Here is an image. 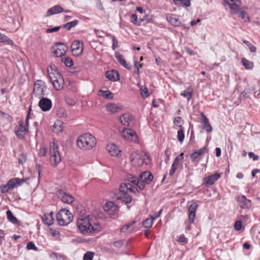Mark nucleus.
I'll return each mask as SVG.
<instances>
[{
    "instance_id": "obj_61",
    "label": "nucleus",
    "mask_w": 260,
    "mask_h": 260,
    "mask_svg": "<svg viewBox=\"0 0 260 260\" xmlns=\"http://www.w3.org/2000/svg\"><path fill=\"white\" fill-rule=\"evenodd\" d=\"M49 231L50 232V234L53 236H56L57 235H59V232H58V231H57L56 230H53L52 229H50Z\"/></svg>"
},
{
    "instance_id": "obj_58",
    "label": "nucleus",
    "mask_w": 260,
    "mask_h": 260,
    "mask_svg": "<svg viewBox=\"0 0 260 260\" xmlns=\"http://www.w3.org/2000/svg\"><path fill=\"white\" fill-rule=\"evenodd\" d=\"M178 241L180 242L186 243L187 239L185 238L184 235H181L179 238Z\"/></svg>"
},
{
    "instance_id": "obj_51",
    "label": "nucleus",
    "mask_w": 260,
    "mask_h": 260,
    "mask_svg": "<svg viewBox=\"0 0 260 260\" xmlns=\"http://www.w3.org/2000/svg\"><path fill=\"white\" fill-rule=\"evenodd\" d=\"M28 250H37L38 248L32 242H28L26 245Z\"/></svg>"
},
{
    "instance_id": "obj_12",
    "label": "nucleus",
    "mask_w": 260,
    "mask_h": 260,
    "mask_svg": "<svg viewBox=\"0 0 260 260\" xmlns=\"http://www.w3.org/2000/svg\"><path fill=\"white\" fill-rule=\"evenodd\" d=\"M229 7L232 14H238L241 3L240 0H223Z\"/></svg>"
},
{
    "instance_id": "obj_1",
    "label": "nucleus",
    "mask_w": 260,
    "mask_h": 260,
    "mask_svg": "<svg viewBox=\"0 0 260 260\" xmlns=\"http://www.w3.org/2000/svg\"><path fill=\"white\" fill-rule=\"evenodd\" d=\"M125 182L121 183L120 186V196L118 198L125 204H129L132 201L130 193L138 194L140 189H143L145 182L139 180L138 178L128 174L125 177Z\"/></svg>"
},
{
    "instance_id": "obj_25",
    "label": "nucleus",
    "mask_w": 260,
    "mask_h": 260,
    "mask_svg": "<svg viewBox=\"0 0 260 260\" xmlns=\"http://www.w3.org/2000/svg\"><path fill=\"white\" fill-rule=\"evenodd\" d=\"M140 179L146 184H149L153 179V175L149 172H144L140 175Z\"/></svg>"
},
{
    "instance_id": "obj_54",
    "label": "nucleus",
    "mask_w": 260,
    "mask_h": 260,
    "mask_svg": "<svg viewBox=\"0 0 260 260\" xmlns=\"http://www.w3.org/2000/svg\"><path fill=\"white\" fill-rule=\"evenodd\" d=\"M118 41L116 39V38L113 37L112 38V49L115 50L118 46Z\"/></svg>"
},
{
    "instance_id": "obj_10",
    "label": "nucleus",
    "mask_w": 260,
    "mask_h": 260,
    "mask_svg": "<svg viewBox=\"0 0 260 260\" xmlns=\"http://www.w3.org/2000/svg\"><path fill=\"white\" fill-rule=\"evenodd\" d=\"M72 54L75 56L81 55L83 51L84 45L82 42L75 41L71 45Z\"/></svg>"
},
{
    "instance_id": "obj_20",
    "label": "nucleus",
    "mask_w": 260,
    "mask_h": 260,
    "mask_svg": "<svg viewBox=\"0 0 260 260\" xmlns=\"http://www.w3.org/2000/svg\"><path fill=\"white\" fill-rule=\"evenodd\" d=\"M237 201L240 207L242 209L249 208L251 205V201L247 199L244 195L238 197Z\"/></svg>"
},
{
    "instance_id": "obj_3",
    "label": "nucleus",
    "mask_w": 260,
    "mask_h": 260,
    "mask_svg": "<svg viewBox=\"0 0 260 260\" xmlns=\"http://www.w3.org/2000/svg\"><path fill=\"white\" fill-rule=\"evenodd\" d=\"M96 144V139L90 134L80 136L77 140L78 147L83 150H90Z\"/></svg>"
},
{
    "instance_id": "obj_62",
    "label": "nucleus",
    "mask_w": 260,
    "mask_h": 260,
    "mask_svg": "<svg viewBox=\"0 0 260 260\" xmlns=\"http://www.w3.org/2000/svg\"><path fill=\"white\" fill-rule=\"evenodd\" d=\"M249 49L252 53H255L256 51V47L251 44L249 47Z\"/></svg>"
},
{
    "instance_id": "obj_33",
    "label": "nucleus",
    "mask_w": 260,
    "mask_h": 260,
    "mask_svg": "<svg viewBox=\"0 0 260 260\" xmlns=\"http://www.w3.org/2000/svg\"><path fill=\"white\" fill-rule=\"evenodd\" d=\"M193 93V89L191 87H189L183 92L181 93V95L186 98L188 101H189L191 98Z\"/></svg>"
},
{
    "instance_id": "obj_9",
    "label": "nucleus",
    "mask_w": 260,
    "mask_h": 260,
    "mask_svg": "<svg viewBox=\"0 0 260 260\" xmlns=\"http://www.w3.org/2000/svg\"><path fill=\"white\" fill-rule=\"evenodd\" d=\"M46 88L45 83L41 80H37L34 87V94L39 98L45 95L44 89Z\"/></svg>"
},
{
    "instance_id": "obj_27",
    "label": "nucleus",
    "mask_w": 260,
    "mask_h": 260,
    "mask_svg": "<svg viewBox=\"0 0 260 260\" xmlns=\"http://www.w3.org/2000/svg\"><path fill=\"white\" fill-rule=\"evenodd\" d=\"M115 57L118 61L124 68L128 70L132 69V66L129 65L123 58V56L120 53H116Z\"/></svg>"
},
{
    "instance_id": "obj_50",
    "label": "nucleus",
    "mask_w": 260,
    "mask_h": 260,
    "mask_svg": "<svg viewBox=\"0 0 260 260\" xmlns=\"http://www.w3.org/2000/svg\"><path fill=\"white\" fill-rule=\"evenodd\" d=\"M58 115L60 117L66 118L68 116V112L64 109H60L58 111Z\"/></svg>"
},
{
    "instance_id": "obj_13",
    "label": "nucleus",
    "mask_w": 260,
    "mask_h": 260,
    "mask_svg": "<svg viewBox=\"0 0 260 260\" xmlns=\"http://www.w3.org/2000/svg\"><path fill=\"white\" fill-rule=\"evenodd\" d=\"M29 128L25 125L23 120L19 121V128L15 131V134L19 139H23L26 134L28 132Z\"/></svg>"
},
{
    "instance_id": "obj_11",
    "label": "nucleus",
    "mask_w": 260,
    "mask_h": 260,
    "mask_svg": "<svg viewBox=\"0 0 260 260\" xmlns=\"http://www.w3.org/2000/svg\"><path fill=\"white\" fill-rule=\"evenodd\" d=\"M53 53L56 57H62L66 54L68 47L62 43H57L53 48Z\"/></svg>"
},
{
    "instance_id": "obj_2",
    "label": "nucleus",
    "mask_w": 260,
    "mask_h": 260,
    "mask_svg": "<svg viewBox=\"0 0 260 260\" xmlns=\"http://www.w3.org/2000/svg\"><path fill=\"white\" fill-rule=\"evenodd\" d=\"M50 80L57 90L61 89L64 86V80L54 65H50L47 69Z\"/></svg>"
},
{
    "instance_id": "obj_18",
    "label": "nucleus",
    "mask_w": 260,
    "mask_h": 260,
    "mask_svg": "<svg viewBox=\"0 0 260 260\" xmlns=\"http://www.w3.org/2000/svg\"><path fill=\"white\" fill-rule=\"evenodd\" d=\"M198 207V205L193 203L191 204L188 210V222L189 223H193L194 222V218L196 217V210Z\"/></svg>"
},
{
    "instance_id": "obj_48",
    "label": "nucleus",
    "mask_w": 260,
    "mask_h": 260,
    "mask_svg": "<svg viewBox=\"0 0 260 260\" xmlns=\"http://www.w3.org/2000/svg\"><path fill=\"white\" fill-rule=\"evenodd\" d=\"M26 161V155L24 153L21 154L18 158L19 164L23 165Z\"/></svg>"
},
{
    "instance_id": "obj_29",
    "label": "nucleus",
    "mask_w": 260,
    "mask_h": 260,
    "mask_svg": "<svg viewBox=\"0 0 260 260\" xmlns=\"http://www.w3.org/2000/svg\"><path fill=\"white\" fill-rule=\"evenodd\" d=\"M104 209L106 211H115L117 210V206L113 202H108L104 205Z\"/></svg>"
},
{
    "instance_id": "obj_52",
    "label": "nucleus",
    "mask_w": 260,
    "mask_h": 260,
    "mask_svg": "<svg viewBox=\"0 0 260 260\" xmlns=\"http://www.w3.org/2000/svg\"><path fill=\"white\" fill-rule=\"evenodd\" d=\"M141 96L143 98H146L149 96L148 91L146 87L140 89Z\"/></svg>"
},
{
    "instance_id": "obj_14",
    "label": "nucleus",
    "mask_w": 260,
    "mask_h": 260,
    "mask_svg": "<svg viewBox=\"0 0 260 260\" xmlns=\"http://www.w3.org/2000/svg\"><path fill=\"white\" fill-rule=\"evenodd\" d=\"M119 120L122 124L125 126H131L134 123V118L130 113H124L119 117Z\"/></svg>"
},
{
    "instance_id": "obj_47",
    "label": "nucleus",
    "mask_w": 260,
    "mask_h": 260,
    "mask_svg": "<svg viewBox=\"0 0 260 260\" xmlns=\"http://www.w3.org/2000/svg\"><path fill=\"white\" fill-rule=\"evenodd\" d=\"M174 123L175 125L178 126L180 127V128H181V127H182V120L181 117L178 116L175 118Z\"/></svg>"
},
{
    "instance_id": "obj_34",
    "label": "nucleus",
    "mask_w": 260,
    "mask_h": 260,
    "mask_svg": "<svg viewBox=\"0 0 260 260\" xmlns=\"http://www.w3.org/2000/svg\"><path fill=\"white\" fill-rule=\"evenodd\" d=\"M42 219L43 223L48 226L52 225L53 223V218L50 215H48L46 214H44L42 217Z\"/></svg>"
},
{
    "instance_id": "obj_42",
    "label": "nucleus",
    "mask_w": 260,
    "mask_h": 260,
    "mask_svg": "<svg viewBox=\"0 0 260 260\" xmlns=\"http://www.w3.org/2000/svg\"><path fill=\"white\" fill-rule=\"evenodd\" d=\"M61 61L68 67H71L73 65L72 59L68 57H64L61 58Z\"/></svg>"
},
{
    "instance_id": "obj_59",
    "label": "nucleus",
    "mask_w": 260,
    "mask_h": 260,
    "mask_svg": "<svg viewBox=\"0 0 260 260\" xmlns=\"http://www.w3.org/2000/svg\"><path fill=\"white\" fill-rule=\"evenodd\" d=\"M248 156L249 157L252 158L253 160H256L258 159V155L254 154L252 152H250L248 153Z\"/></svg>"
},
{
    "instance_id": "obj_57",
    "label": "nucleus",
    "mask_w": 260,
    "mask_h": 260,
    "mask_svg": "<svg viewBox=\"0 0 260 260\" xmlns=\"http://www.w3.org/2000/svg\"><path fill=\"white\" fill-rule=\"evenodd\" d=\"M1 191L2 193H6V192H8L10 189V187L8 186H7V184L6 185L1 186Z\"/></svg>"
},
{
    "instance_id": "obj_49",
    "label": "nucleus",
    "mask_w": 260,
    "mask_h": 260,
    "mask_svg": "<svg viewBox=\"0 0 260 260\" xmlns=\"http://www.w3.org/2000/svg\"><path fill=\"white\" fill-rule=\"evenodd\" d=\"M242 227V223L241 220H237L235 222L234 229L236 231H240Z\"/></svg>"
},
{
    "instance_id": "obj_35",
    "label": "nucleus",
    "mask_w": 260,
    "mask_h": 260,
    "mask_svg": "<svg viewBox=\"0 0 260 260\" xmlns=\"http://www.w3.org/2000/svg\"><path fill=\"white\" fill-rule=\"evenodd\" d=\"M106 109L107 111L112 113H116L119 110H120V108L118 106H117V105L114 103H111L107 105Z\"/></svg>"
},
{
    "instance_id": "obj_64",
    "label": "nucleus",
    "mask_w": 260,
    "mask_h": 260,
    "mask_svg": "<svg viewBox=\"0 0 260 260\" xmlns=\"http://www.w3.org/2000/svg\"><path fill=\"white\" fill-rule=\"evenodd\" d=\"M66 101L67 104L70 106H74L75 104V102L71 99H67Z\"/></svg>"
},
{
    "instance_id": "obj_21",
    "label": "nucleus",
    "mask_w": 260,
    "mask_h": 260,
    "mask_svg": "<svg viewBox=\"0 0 260 260\" xmlns=\"http://www.w3.org/2000/svg\"><path fill=\"white\" fill-rule=\"evenodd\" d=\"M167 21L175 26H179L181 25V22L175 14H169L166 15Z\"/></svg>"
},
{
    "instance_id": "obj_63",
    "label": "nucleus",
    "mask_w": 260,
    "mask_h": 260,
    "mask_svg": "<svg viewBox=\"0 0 260 260\" xmlns=\"http://www.w3.org/2000/svg\"><path fill=\"white\" fill-rule=\"evenodd\" d=\"M185 50L187 52V53L190 55H193L195 54L194 52L188 47L185 48Z\"/></svg>"
},
{
    "instance_id": "obj_60",
    "label": "nucleus",
    "mask_w": 260,
    "mask_h": 260,
    "mask_svg": "<svg viewBox=\"0 0 260 260\" xmlns=\"http://www.w3.org/2000/svg\"><path fill=\"white\" fill-rule=\"evenodd\" d=\"M47 152V150L46 148L43 147L42 148L40 149V152H39V155L41 156H45Z\"/></svg>"
},
{
    "instance_id": "obj_43",
    "label": "nucleus",
    "mask_w": 260,
    "mask_h": 260,
    "mask_svg": "<svg viewBox=\"0 0 260 260\" xmlns=\"http://www.w3.org/2000/svg\"><path fill=\"white\" fill-rule=\"evenodd\" d=\"M153 220L150 217L145 219L143 222V225L145 228H149L151 227Z\"/></svg>"
},
{
    "instance_id": "obj_5",
    "label": "nucleus",
    "mask_w": 260,
    "mask_h": 260,
    "mask_svg": "<svg viewBox=\"0 0 260 260\" xmlns=\"http://www.w3.org/2000/svg\"><path fill=\"white\" fill-rule=\"evenodd\" d=\"M130 160L133 166L140 167L144 164L146 165L150 164L151 157L148 154L142 155L136 152H133L130 154Z\"/></svg>"
},
{
    "instance_id": "obj_56",
    "label": "nucleus",
    "mask_w": 260,
    "mask_h": 260,
    "mask_svg": "<svg viewBox=\"0 0 260 260\" xmlns=\"http://www.w3.org/2000/svg\"><path fill=\"white\" fill-rule=\"evenodd\" d=\"M162 211V209H161L157 212L155 213L153 215L150 216V217L154 220L155 219L159 217Z\"/></svg>"
},
{
    "instance_id": "obj_15",
    "label": "nucleus",
    "mask_w": 260,
    "mask_h": 260,
    "mask_svg": "<svg viewBox=\"0 0 260 260\" xmlns=\"http://www.w3.org/2000/svg\"><path fill=\"white\" fill-rule=\"evenodd\" d=\"M39 106L43 111H48L52 107V102L48 98L42 97L39 102Z\"/></svg>"
},
{
    "instance_id": "obj_28",
    "label": "nucleus",
    "mask_w": 260,
    "mask_h": 260,
    "mask_svg": "<svg viewBox=\"0 0 260 260\" xmlns=\"http://www.w3.org/2000/svg\"><path fill=\"white\" fill-rule=\"evenodd\" d=\"M23 179L19 178H13L10 180L7 183V186L10 187V189H13L14 187L19 185L23 182Z\"/></svg>"
},
{
    "instance_id": "obj_37",
    "label": "nucleus",
    "mask_w": 260,
    "mask_h": 260,
    "mask_svg": "<svg viewBox=\"0 0 260 260\" xmlns=\"http://www.w3.org/2000/svg\"><path fill=\"white\" fill-rule=\"evenodd\" d=\"M7 218L13 224H17L18 223L17 219L13 215V213L10 210H8L6 212Z\"/></svg>"
},
{
    "instance_id": "obj_44",
    "label": "nucleus",
    "mask_w": 260,
    "mask_h": 260,
    "mask_svg": "<svg viewBox=\"0 0 260 260\" xmlns=\"http://www.w3.org/2000/svg\"><path fill=\"white\" fill-rule=\"evenodd\" d=\"M177 139L180 142H183L184 139V134L183 127H181L177 132Z\"/></svg>"
},
{
    "instance_id": "obj_46",
    "label": "nucleus",
    "mask_w": 260,
    "mask_h": 260,
    "mask_svg": "<svg viewBox=\"0 0 260 260\" xmlns=\"http://www.w3.org/2000/svg\"><path fill=\"white\" fill-rule=\"evenodd\" d=\"M94 253L93 252H86L83 256V260H92Z\"/></svg>"
},
{
    "instance_id": "obj_16",
    "label": "nucleus",
    "mask_w": 260,
    "mask_h": 260,
    "mask_svg": "<svg viewBox=\"0 0 260 260\" xmlns=\"http://www.w3.org/2000/svg\"><path fill=\"white\" fill-rule=\"evenodd\" d=\"M208 151V149L207 148V146H206L190 154V158L192 161H199L200 159V157L203 155L205 153H207Z\"/></svg>"
},
{
    "instance_id": "obj_24",
    "label": "nucleus",
    "mask_w": 260,
    "mask_h": 260,
    "mask_svg": "<svg viewBox=\"0 0 260 260\" xmlns=\"http://www.w3.org/2000/svg\"><path fill=\"white\" fill-rule=\"evenodd\" d=\"M220 177L218 173H216L213 175H210L204 179V182L207 185H212Z\"/></svg>"
},
{
    "instance_id": "obj_39",
    "label": "nucleus",
    "mask_w": 260,
    "mask_h": 260,
    "mask_svg": "<svg viewBox=\"0 0 260 260\" xmlns=\"http://www.w3.org/2000/svg\"><path fill=\"white\" fill-rule=\"evenodd\" d=\"M100 95L105 99H111L113 98L112 93L109 90L104 91L102 90H100Z\"/></svg>"
},
{
    "instance_id": "obj_22",
    "label": "nucleus",
    "mask_w": 260,
    "mask_h": 260,
    "mask_svg": "<svg viewBox=\"0 0 260 260\" xmlns=\"http://www.w3.org/2000/svg\"><path fill=\"white\" fill-rule=\"evenodd\" d=\"M64 11V9L59 5H55L49 9L45 14V17H48L52 15L61 13Z\"/></svg>"
},
{
    "instance_id": "obj_55",
    "label": "nucleus",
    "mask_w": 260,
    "mask_h": 260,
    "mask_svg": "<svg viewBox=\"0 0 260 260\" xmlns=\"http://www.w3.org/2000/svg\"><path fill=\"white\" fill-rule=\"evenodd\" d=\"M124 243L123 240H119L114 242L113 245L116 247H121Z\"/></svg>"
},
{
    "instance_id": "obj_7",
    "label": "nucleus",
    "mask_w": 260,
    "mask_h": 260,
    "mask_svg": "<svg viewBox=\"0 0 260 260\" xmlns=\"http://www.w3.org/2000/svg\"><path fill=\"white\" fill-rule=\"evenodd\" d=\"M58 145L54 142L50 143V160L52 166H56L61 161V157L58 150Z\"/></svg>"
},
{
    "instance_id": "obj_45",
    "label": "nucleus",
    "mask_w": 260,
    "mask_h": 260,
    "mask_svg": "<svg viewBox=\"0 0 260 260\" xmlns=\"http://www.w3.org/2000/svg\"><path fill=\"white\" fill-rule=\"evenodd\" d=\"M183 153H181L179 155L175 157L174 162L173 163V165L174 166H176L177 167L178 166L179 162L180 161H182L183 159Z\"/></svg>"
},
{
    "instance_id": "obj_4",
    "label": "nucleus",
    "mask_w": 260,
    "mask_h": 260,
    "mask_svg": "<svg viewBox=\"0 0 260 260\" xmlns=\"http://www.w3.org/2000/svg\"><path fill=\"white\" fill-rule=\"evenodd\" d=\"M77 225L79 230L83 234L99 231L98 225H93L89 216L79 218L77 221Z\"/></svg>"
},
{
    "instance_id": "obj_19",
    "label": "nucleus",
    "mask_w": 260,
    "mask_h": 260,
    "mask_svg": "<svg viewBox=\"0 0 260 260\" xmlns=\"http://www.w3.org/2000/svg\"><path fill=\"white\" fill-rule=\"evenodd\" d=\"M201 116L202 119V129L205 130L208 133H211L212 132L213 128L210 125L208 118L203 112L201 113Z\"/></svg>"
},
{
    "instance_id": "obj_26",
    "label": "nucleus",
    "mask_w": 260,
    "mask_h": 260,
    "mask_svg": "<svg viewBox=\"0 0 260 260\" xmlns=\"http://www.w3.org/2000/svg\"><path fill=\"white\" fill-rule=\"evenodd\" d=\"M106 77L111 81H116L119 80V74L115 70L107 71L106 73Z\"/></svg>"
},
{
    "instance_id": "obj_31",
    "label": "nucleus",
    "mask_w": 260,
    "mask_h": 260,
    "mask_svg": "<svg viewBox=\"0 0 260 260\" xmlns=\"http://www.w3.org/2000/svg\"><path fill=\"white\" fill-rule=\"evenodd\" d=\"M63 131L62 122L60 120L55 122L53 125V131L55 133H59Z\"/></svg>"
},
{
    "instance_id": "obj_38",
    "label": "nucleus",
    "mask_w": 260,
    "mask_h": 260,
    "mask_svg": "<svg viewBox=\"0 0 260 260\" xmlns=\"http://www.w3.org/2000/svg\"><path fill=\"white\" fill-rule=\"evenodd\" d=\"M174 2L176 5H181L186 7H188L190 5L189 0H174Z\"/></svg>"
},
{
    "instance_id": "obj_6",
    "label": "nucleus",
    "mask_w": 260,
    "mask_h": 260,
    "mask_svg": "<svg viewBox=\"0 0 260 260\" xmlns=\"http://www.w3.org/2000/svg\"><path fill=\"white\" fill-rule=\"evenodd\" d=\"M73 214L66 209H61L56 215V219L59 225L66 226L72 222Z\"/></svg>"
},
{
    "instance_id": "obj_36",
    "label": "nucleus",
    "mask_w": 260,
    "mask_h": 260,
    "mask_svg": "<svg viewBox=\"0 0 260 260\" xmlns=\"http://www.w3.org/2000/svg\"><path fill=\"white\" fill-rule=\"evenodd\" d=\"M241 62H242L243 66L247 70H251L253 68V62L246 59L245 58H242Z\"/></svg>"
},
{
    "instance_id": "obj_17",
    "label": "nucleus",
    "mask_w": 260,
    "mask_h": 260,
    "mask_svg": "<svg viewBox=\"0 0 260 260\" xmlns=\"http://www.w3.org/2000/svg\"><path fill=\"white\" fill-rule=\"evenodd\" d=\"M57 196L64 203L70 204L74 201V198L71 194L62 191H59L57 193Z\"/></svg>"
},
{
    "instance_id": "obj_41",
    "label": "nucleus",
    "mask_w": 260,
    "mask_h": 260,
    "mask_svg": "<svg viewBox=\"0 0 260 260\" xmlns=\"http://www.w3.org/2000/svg\"><path fill=\"white\" fill-rule=\"evenodd\" d=\"M131 22L138 25H140L141 22L143 21V19H140V21L138 20V16L136 14H133L131 15Z\"/></svg>"
},
{
    "instance_id": "obj_53",
    "label": "nucleus",
    "mask_w": 260,
    "mask_h": 260,
    "mask_svg": "<svg viewBox=\"0 0 260 260\" xmlns=\"http://www.w3.org/2000/svg\"><path fill=\"white\" fill-rule=\"evenodd\" d=\"M61 28V26H55L52 28H48L46 29L47 33H52L53 32L57 31Z\"/></svg>"
},
{
    "instance_id": "obj_40",
    "label": "nucleus",
    "mask_w": 260,
    "mask_h": 260,
    "mask_svg": "<svg viewBox=\"0 0 260 260\" xmlns=\"http://www.w3.org/2000/svg\"><path fill=\"white\" fill-rule=\"evenodd\" d=\"M78 23V20H74L73 21L68 22L63 25V27L67 30L71 29L72 27L75 26Z\"/></svg>"
},
{
    "instance_id": "obj_8",
    "label": "nucleus",
    "mask_w": 260,
    "mask_h": 260,
    "mask_svg": "<svg viewBox=\"0 0 260 260\" xmlns=\"http://www.w3.org/2000/svg\"><path fill=\"white\" fill-rule=\"evenodd\" d=\"M122 136L127 141L135 143L138 142V139L135 132L130 128H124L121 132Z\"/></svg>"
},
{
    "instance_id": "obj_30",
    "label": "nucleus",
    "mask_w": 260,
    "mask_h": 260,
    "mask_svg": "<svg viewBox=\"0 0 260 260\" xmlns=\"http://www.w3.org/2000/svg\"><path fill=\"white\" fill-rule=\"evenodd\" d=\"M239 14V17H240L244 22H250V19L247 13V12L241 9L240 7V10L239 12L238 13Z\"/></svg>"
},
{
    "instance_id": "obj_32",
    "label": "nucleus",
    "mask_w": 260,
    "mask_h": 260,
    "mask_svg": "<svg viewBox=\"0 0 260 260\" xmlns=\"http://www.w3.org/2000/svg\"><path fill=\"white\" fill-rule=\"evenodd\" d=\"M0 43H5L6 44L13 46V41L6 35L0 32Z\"/></svg>"
},
{
    "instance_id": "obj_23",
    "label": "nucleus",
    "mask_w": 260,
    "mask_h": 260,
    "mask_svg": "<svg viewBox=\"0 0 260 260\" xmlns=\"http://www.w3.org/2000/svg\"><path fill=\"white\" fill-rule=\"evenodd\" d=\"M106 148L109 153L112 156H117L121 152L118 147L114 144H109L107 145Z\"/></svg>"
}]
</instances>
